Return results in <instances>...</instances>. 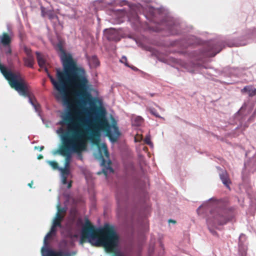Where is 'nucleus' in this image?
<instances>
[{
    "mask_svg": "<svg viewBox=\"0 0 256 256\" xmlns=\"http://www.w3.org/2000/svg\"><path fill=\"white\" fill-rule=\"evenodd\" d=\"M0 42L3 46L10 44L11 42V38L7 33L4 32L2 34Z\"/></svg>",
    "mask_w": 256,
    "mask_h": 256,
    "instance_id": "9b49d317",
    "label": "nucleus"
},
{
    "mask_svg": "<svg viewBox=\"0 0 256 256\" xmlns=\"http://www.w3.org/2000/svg\"><path fill=\"white\" fill-rule=\"evenodd\" d=\"M72 182L70 181L68 184L67 188H70L72 187Z\"/></svg>",
    "mask_w": 256,
    "mask_h": 256,
    "instance_id": "2f4dec72",
    "label": "nucleus"
},
{
    "mask_svg": "<svg viewBox=\"0 0 256 256\" xmlns=\"http://www.w3.org/2000/svg\"><path fill=\"white\" fill-rule=\"evenodd\" d=\"M24 51L25 53L26 54V56H34L32 54V50H31L30 49V48H24Z\"/></svg>",
    "mask_w": 256,
    "mask_h": 256,
    "instance_id": "4be33fe9",
    "label": "nucleus"
},
{
    "mask_svg": "<svg viewBox=\"0 0 256 256\" xmlns=\"http://www.w3.org/2000/svg\"><path fill=\"white\" fill-rule=\"evenodd\" d=\"M108 39L110 40H116V38L113 36L114 34L116 33V32L113 30H108Z\"/></svg>",
    "mask_w": 256,
    "mask_h": 256,
    "instance_id": "ddd939ff",
    "label": "nucleus"
},
{
    "mask_svg": "<svg viewBox=\"0 0 256 256\" xmlns=\"http://www.w3.org/2000/svg\"><path fill=\"white\" fill-rule=\"evenodd\" d=\"M56 227L57 226H54V224H52V226L50 232L52 234L55 233L56 232Z\"/></svg>",
    "mask_w": 256,
    "mask_h": 256,
    "instance_id": "bb28decb",
    "label": "nucleus"
},
{
    "mask_svg": "<svg viewBox=\"0 0 256 256\" xmlns=\"http://www.w3.org/2000/svg\"><path fill=\"white\" fill-rule=\"evenodd\" d=\"M58 47L62 52L60 58L63 69L56 68V80L48 74L54 88L60 94L55 97L57 100L62 98L68 108H72L74 104L81 108L82 104H85L91 96L87 90L88 80L86 71L78 66L72 56L66 53L61 44H58Z\"/></svg>",
    "mask_w": 256,
    "mask_h": 256,
    "instance_id": "f03ea898",
    "label": "nucleus"
},
{
    "mask_svg": "<svg viewBox=\"0 0 256 256\" xmlns=\"http://www.w3.org/2000/svg\"><path fill=\"white\" fill-rule=\"evenodd\" d=\"M46 11L45 8L43 6H42L41 7V13H42V16L43 17L46 16Z\"/></svg>",
    "mask_w": 256,
    "mask_h": 256,
    "instance_id": "a878e982",
    "label": "nucleus"
},
{
    "mask_svg": "<svg viewBox=\"0 0 256 256\" xmlns=\"http://www.w3.org/2000/svg\"><path fill=\"white\" fill-rule=\"evenodd\" d=\"M148 110L154 116L156 117L160 118V116L154 108H148Z\"/></svg>",
    "mask_w": 256,
    "mask_h": 256,
    "instance_id": "2eb2a0df",
    "label": "nucleus"
},
{
    "mask_svg": "<svg viewBox=\"0 0 256 256\" xmlns=\"http://www.w3.org/2000/svg\"><path fill=\"white\" fill-rule=\"evenodd\" d=\"M64 218V216L62 214L56 213V217L54 220L53 224H54V226H58L59 228H62V225L61 224V222L63 220Z\"/></svg>",
    "mask_w": 256,
    "mask_h": 256,
    "instance_id": "1a4fd4ad",
    "label": "nucleus"
},
{
    "mask_svg": "<svg viewBox=\"0 0 256 256\" xmlns=\"http://www.w3.org/2000/svg\"><path fill=\"white\" fill-rule=\"evenodd\" d=\"M217 46H220V44H218L217 45H216L214 48H213L212 49L214 50V53L211 55V56H216V54H217V53H218L220 52V51L222 50V48H219L218 49H217V48H216Z\"/></svg>",
    "mask_w": 256,
    "mask_h": 256,
    "instance_id": "f3484780",
    "label": "nucleus"
},
{
    "mask_svg": "<svg viewBox=\"0 0 256 256\" xmlns=\"http://www.w3.org/2000/svg\"><path fill=\"white\" fill-rule=\"evenodd\" d=\"M120 62L124 64L126 66H127L128 67H130V66L128 65V60L126 56H123L120 60Z\"/></svg>",
    "mask_w": 256,
    "mask_h": 256,
    "instance_id": "412c9836",
    "label": "nucleus"
},
{
    "mask_svg": "<svg viewBox=\"0 0 256 256\" xmlns=\"http://www.w3.org/2000/svg\"><path fill=\"white\" fill-rule=\"evenodd\" d=\"M49 164H50V166L52 167V168L54 170H56L57 168H58V164L54 162V161H50L48 162Z\"/></svg>",
    "mask_w": 256,
    "mask_h": 256,
    "instance_id": "6ab92c4d",
    "label": "nucleus"
},
{
    "mask_svg": "<svg viewBox=\"0 0 256 256\" xmlns=\"http://www.w3.org/2000/svg\"><path fill=\"white\" fill-rule=\"evenodd\" d=\"M42 256H74L76 254V252L74 251L71 252L62 250L56 252L50 248H42Z\"/></svg>",
    "mask_w": 256,
    "mask_h": 256,
    "instance_id": "423d86ee",
    "label": "nucleus"
},
{
    "mask_svg": "<svg viewBox=\"0 0 256 256\" xmlns=\"http://www.w3.org/2000/svg\"><path fill=\"white\" fill-rule=\"evenodd\" d=\"M88 239L89 242L96 246H102L107 252H112L117 247L119 236L113 226L105 224L102 228L96 229L87 220L82 230L80 244Z\"/></svg>",
    "mask_w": 256,
    "mask_h": 256,
    "instance_id": "7ed1b4c3",
    "label": "nucleus"
},
{
    "mask_svg": "<svg viewBox=\"0 0 256 256\" xmlns=\"http://www.w3.org/2000/svg\"><path fill=\"white\" fill-rule=\"evenodd\" d=\"M204 208V206H201L198 207L197 210L198 212L200 214L201 212V211Z\"/></svg>",
    "mask_w": 256,
    "mask_h": 256,
    "instance_id": "7c9ffc66",
    "label": "nucleus"
},
{
    "mask_svg": "<svg viewBox=\"0 0 256 256\" xmlns=\"http://www.w3.org/2000/svg\"><path fill=\"white\" fill-rule=\"evenodd\" d=\"M98 151L102 159V166L105 167L106 170H109L110 172H113V169L110 166L111 164L110 161H106L104 158V156H105L106 158H109V153L106 144H102L101 146L99 147Z\"/></svg>",
    "mask_w": 256,
    "mask_h": 256,
    "instance_id": "39448f33",
    "label": "nucleus"
},
{
    "mask_svg": "<svg viewBox=\"0 0 256 256\" xmlns=\"http://www.w3.org/2000/svg\"><path fill=\"white\" fill-rule=\"evenodd\" d=\"M24 65L26 66L32 68L34 63V56H26L24 58Z\"/></svg>",
    "mask_w": 256,
    "mask_h": 256,
    "instance_id": "6e6552de",
    "label": "nucleus"
},
{
    "mask_svg": "<svg viewBox=\"0 0 256 256\" xmlns=\"http://www.w3.org/2000/svg\"><path fill=\"white\" fill-rule=\"evenodd\" d=\"M52 234L50 232H49L48 234H47L46 236L44 238V240L45 243H46V240L51 236Z\"/></svg>",
    "mask_w": 256,
    "mask_h": 256,
    "instance_id": "cd10ccee",
    "label": "nucleus"
},
{
    "mask_svg": "<svg viewBox=\"0 0 256 256\" xmlns=\"http://www.w3.org/2000/svg\"><path fill=\"white\" fill-rule=\"evenodd\" d=\"M4 46L6 47L5 49H4L5 53L6 54H12V49H11L10 44L8 45V46Z\"/></svg>",
    "mask_w": 256,
    "mask_h": 256,
    "instance_id": "aec40b11",
    "label": "nucleus"
},
{
    "mask_svg": "<svg viewBox=\"0 0 256 256\" xmlns=\"http://www.w3.org/2000/svg\"><path fill=\"white\" fill-rule=\"evenodd\" d=\"M112 256H123L122 254H120V253H116L114 255H112Z\"/></svg>",
    "mask_w": 256,
    "mask_h": 256,
    "instance_id": "f704fd0d",
    "label": "nucleus"
},
{
    "mask_svg": "<svg viewBox=\"0 0 256 256\" xmlns=\"http://www.w3.org/2000/svg\"><path fill=\"white\" fill-rule=\"evenodd\" d=\"M212 218L207 220L208 224L223 225L232 218V212L226 208H218L211 212Z\"/></svg>",
    "mask_w": 256,
    "mask_h": 256,
    "instance_id": "20e7f679",
    "label": "nucleus"
},
{
    "mask_svg": "<svg viewBox=\"0 0 256 256\" xmlns=\"http://www.w3.org/2000/svg\"><path fill=\"white\" fill-rule=\"evenodd\" d=\"M34 148L38 150L40 152H41V151H42L44 149V146H36L34 147Z\"/></svg>",
    "mask_w": 256,
    "mask_h": 256,
    "instance_id": "c756f323",
    "label": "nucleus"
},
{
    "mask_svg": "<svg viewBox=\"0 0 256 256\" xmlns=\"http://www.w3.org/2000/svg\"><path fill=\"white\" fill-rule=\"evenodd\" d=\"M84 109L86 112L88 108L78 107L76 104L68 111L62 116V120L60 124L66 125V132H64L62 128L58 130L61 135L62 144L56 152L65 156V167H68L72 153L78 155L86 150L88 140L94 144L100 141V130L106 132V136L112 142H116L120 135L116 122L113 119L112 124L110 125L105 117V111L102 108H98V114L92 120L88 119L82 116V112L78 109Z\"/></svg>",
    "mask_w": 256,
    "mask_h": 256,
    "instance_id": "f257e3e1",
    "label": "nucleus"
},
{
    "mask_svg": "<svg viewBox=\"0 0 256 256\" xmlns=\"http://www.w3.org/2000/svg\"><path fill=\"white\" fill-rule=\"evenodd\" d=\"M241 92H248L249 96L252 97L256 95V88L252 86H246L241 90Z\"/></svg>",
    "mask_w": 256,
    "mask_h": 256,
    "instance_id": "0eeeda50",
    "label": "nucleus"
},
{
    "mask_svg": "<svg viewBox=\"0 0 256 256\" xmlns=\"http://www.w3.org/2000/svg\"><path fill=\"white\" fill-rule=\"evenodd\" d=\"M32 184H33V182H32L30 183H29L28 184V186L30 187V188H32Z\"/></svg>",
    "mask_w": 256,
    "mask_h": 256,
    "instance_id": "4c0bfd02",
    "label": "nucleus"
},
{
    "mask_svg": "<svg viewBox=\"0 0 256 256\" xmlns=\"http://www.w3.org/2000/svg\"><path fill=\"white\" fill-rule=\"evenodd\" d=\"M150 96H154V94H150Z\"/></svg>",
    "mask_w": 256,
    "mask_h": 256,
    "instance_id": "ea45409f",
    "label": "nucleus"
},
{
    "mask_svg": "<svg viewBox=\"0 0 256 256\" xmlns=\"http://www.w3.org/2000/svg\"><path fill=\"white\" fill-rule=\"evenodd\" d=\"M46 16H48L50 20L54 19L56 16L50 10H48L46 12Z\"/></svg>",
    "mask_w": 256,
    "mask_h": 256,
    "instance_id": "a211bd4d",
    "label": "nucleus"
},
{
    "mask_svg": "<svg viewBox=\"0 0 256 256\" xmlns=\"http://www.w3.org/2000/svg\"><path fill=\"white\" fill-rule=\"evenodd\" d=\"M90 62L93 65V66H96L100 64V62L96 56H92L90 60Z\"/></svg>",
    "mask_w": 256,
    "mask_h": 256,
    "instance_id": "4468645a",
    "label": "nucleus"
},
{
    "mask_svg": "<svg viewBox=\"0 0 256 256\" xmlns=\"http://www.w3.org/2000/svg\"><path fill=\"white\" fill-rule=\"evenodd\" d=\"M44 156L42 154H39L38 156V160H41L42 158H43Z\"/></svg>",
    "mask_w": 256,
    "mask_h": 256,
    "instance_id": "72a5a7b5",
    "label": "nucleus"
},
{
    "mask_svg": "<svg viewBox=\"0 0 256 256\" xmlns=\"http://www.w3.org/2000/svg\"><path fill=\"white\" fill-rule=\"evenodd\" d=\"M36 58L38 66L41 68L44 66L46 64V61L42 54L38 52H36Z\"/></svg>",
    "mask_w": 256,
    "mask_h": 256,
    "instance_id": "f8f14e48",
    "label": "nucleus"
},
{
    "mask_svg": "<svg viewBox=\"0 0 256 256\" xmlns=\"http://www.w3.org/2000/svg\"><path fill=\"white\" fill-rule=\"evenodd\" d=\"M66 210L64 208H60V205L58 206V212L57 213H59L62 214V213H65Z\"/></svg>",
    "mask_w": 256,
    "mask_h": 256,
    "instance_id": "b1692460",
    "label": "nucleus"
},
{
    "mask_svg": "<svg viewBox=\"0 0 256 256\" xmlns=\"http://www.w3.org/2000/svg\"><path fill=\"white\" fill-rule=\"evenodd\" d=\"M102 172L105 175H107V172L106 170L103 169Z\"/></svg>",
    "mask_w": 256,
    "mask_h": 256,
    "instance_id": "e433bc0d",
    "label": "nucleus"
},
{
    "mask_svg": "<svg viewBox=\"0 0 256 256\" xmlns=\"http://www.w3.org/2000/svg\"><path fill=\"white\" fill-rule=\"evenodd\" d=\"M144 142L146 144H147L150 145L152 144L151 141H150V138L149 136H147L144 139Z\"/></svg>",
    "mask_w": 256,
    "mask_h": 256,
    "instance_id": "5701e85b",
    "label": "nucleus"
},
{
    "mask_svg": "<svg viewBox=\"0 0 256 256\" xmlns=\"http://www.w3.org/2000/svg\"><path fill=\"white\" fill-rule=\"evenodd\" d=\"M62 176H68L70 174V170L68 167H64V168L60 169Z\"/></svg>",
    "mask_w": 256,
    "mask_h": 256,
    "instance_id": "dca6fc26",
    "label": "nucleus"
},
{
    "mask_svg": "<svg viewBox=\"0 0 256 256\" xmlns=\"http://www.w3.org/2000/svg\"><path fill=\"white\" fill-rule=\"evenodd\" d=\"M62 184H67V176H62Z\"/></svg>",
    "mask_w": 256,
    "mask_h": 256,
    "instance_id": "c85d7f7f",
    "label": "nucleus"
},
{
    "mask_svg": "<svg viewBox=\"0 0 256 256\" xmlns=\"http://www.w3.org/2000/svg\"><path fill=\"white\" fill-rule=\"evenodd\" d=\"M96 110V108H92V109L90 110H91L92 112V113H93V114H94V110Z\"/></svg>",
    "mask_w": 256,
    "mask_h": 256,
    "instance_id": "58836bf2",
    "label": "nucleus"
},
{
    "mask_svg": "<svg viewBox=\"0 0 256 256\" xmlns=\"http://www.w3.org/2000/svg\"><path fill=\"white\" fill-rule=\"evenodd\" d=\"M168 222H172L173 224H176V221L174 220H172V219H170L169 220H168Z\"/></svg>",
    "mask_w": 256,
    "mask_h": 256,
    "instance_id": "c9c22d12",
    "label": "nucleus"
},
{
    "mask_svg": "<svg viewBox=\"0 0 256 256\" xmlns=\"http://www.w3.org/2000/svg\"><path fill=\"white\" fill-rule=\"evenodd\" d=\"M62 244H64V246H66L67 242L66 240H63L60 242V244L62 245Z\"/></svg>",
    "mask_w": 256,
    "mask_h": 256,
    "instance_id": "473e14b6",
    "label": "nucleus"
},
{
    "mask_svg": "<svg viewBox=\"0 0 256 256\" xmlns=\"http://www.w3.org/2000/svg\"><path fill=\"white\" fill-rule=\"evenodd\" d=\"M136 121L137 122L136 124L140 125L143 121V119L140 116H138L136 118Z\"/></svg>",
    "mask_w": 256,
    "mask_h": 256,
    "instance_id": "393cba45",
    "label": "nucleus"
},
{
    "mask_svg": "<svg viewBox=\"0 0 256 256\" xmlns=\"http://www.w3.org/2000/svg\"><path fill=\"white\" fill-rule=\"evenodd\" d=\"M220 178L222 182V183L227 187L229 188V184L230 182L228 178V174L226 172H222L220 174Z\"/></svg>",
    "mask_w": 256,
    "mask_h": 256,
    "instance_id": "9d476101",
    "label": "nucleus"
}]
</instances>
